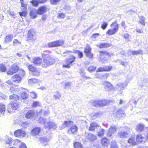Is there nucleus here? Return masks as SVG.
<instances>
[{
	"instance_id": "f257e3e1",
	"label": "nucleus",
	"mask_w": 148,
	"mask_h": 148,
	"mask_svg": "<svg viewBox=\"0 0 148 148\" xmlns=\"http://www.w3.org/2000/svg\"><path fill=\"white\" fill-rule=\"evenodd\" d=\"M41 56L43 59V62L42 64L43 67L46 68L54 63L55 60L51 55L43 53L42 54Z\"/></svg>"
},
{
	"instance_id": "f03ea898",
	"label": "nucleus",
	"mask_w": 148,
	"mask_h": 148,
	"mask_svg": "<svg viewBox=\"0 0 148 148\" xmlns=\"http://www.w3.org/2000/svg\"><path fill=\"white\" fill-rule=\"evenodd\" d=\"M76 57L73 55H70L69 57L66 59L62 65L63 68H69L73 65L75 62Z\"/></svg>"
},
{
	"instance_id": "7ed1b4c3",
	"label": "nucleus",
	"mask_w": 148,
	"mask_h": 148,
	"mask_svg": "<svg viewBox=\"0 0 148 148\" xmlns=\"http://www.w3.org/2000/svg\"><path fill=\"white\" fill-rule=\"evenodd\" d=\"M110 27L112 29H108L106 32V34L108 36H111L115 34L119 29V24L117 20L112 23L110 25Z\"/></svg>"
},
{
	"instance_id": "20e7f679",
	"label": "nucleus",
	"mask_w": 148,
	"mask_h": 148,
	"mask_svg": "<svg viewBox=\"0 0 148 148\" xmlns=\"http://www.w3.org/2000/svg\"><path fill=\"white\" fill-rule=\"evenodd\" d=\"M112 102V101L110 100L102 99L93 101L91 103V104L92 106L95 107L104 106Z\"/></svg>"
},
{
	"instance_id": "39448f33",
	"label": "nucleus",
	"mask_w": 148,
	"mask_h": 148,
	"mask_svg": "<svg viewBox=\"0 0 148 148\" xmlns=\"http://www.w3.org/2000/svg\"><path fill=\"white\" fill-rule=\"evenodd\" d=\"M36 32L33 29H31L28 30L27 33V41H34L36 39Z\"/></svg>"
},
{
	"instance_id": "423d86ee",
	"label": "nucleus",
	"mask_w": 148,
	"mask_h": 148,
	"mask_svg": "<svg viewBox=\"0 0 148 148\" xmlns=\"http://www.w3.org/2000/svg\"><path fill=\"white\" fill-rule=\"evenodd\" d=\"M19 69V67L17 64L14 63L10 66L7 71V73L8 75H12L18 72Z\"/></svg>"
},
{
	"instance_id": "0eeeda50",
	"label": "nucleus",
	"mask_w": 148,
	"mask_h": 148,
	"mask_svg": "<svg viewBox=\"0 0 148 148\" xmlns=\"http://www.w3.org/2000/svg\"><path fill=\"white\" fill-rule=\"evenodd\" d=\"M84 53L87 58L90 59L93 58L94 55L92 52V48L89 44H86L84 49Z\"/></svg>"
},
{
	"instance_id": "6e6552de",
	"label": "nucleus",
	"mask_w": 148,
	"mask_h": 148,
	"mask_svg": "<svg viewBox=\"0 0 148 148\" xmlns=\"http://www.w3.org/2000/svg\"><path fill=\"white\" fill-rule=\"evenodd\" d=\"M64 43V41L63 40H59L49 42L47 45L49 48H53L62 46L63 45Z\"/></svg>"
},
{
	"instance_id": "1a4fd4ad",
	"label": "nucleus",
	"mask_w": 148,
	"mask_h": 148,
	"mask_svg": "<svg viewBox=\"0 0 148 148\" xmlns=\"http://www.w3.org/2000/svg\"><path fill=\"white\" fill-rule=\"evenodd\" d=\"M14 134L15 136L19 138H23L25 136L26 134V132L21 129L15 130Z\"/></svg>"
},
{
	"instance_id": "9d476101",
	"label": "nucleus",
	"mask_w": 148,
	"mask_h": 148,
	"mask_svg": "<svg viewBox=\"0 0 148 148\" xmlns=\"http://www.w3.org/2000/svg\"><path fill=\"white\" fill-rule=\"evenodd\" d=\"M29 70L31 71L34 76H38L40 74V72L35 67L30 64L27 66Z\"/></svg>"
},
{
	"instance_id": "9b49d317",
	"label": "nucleus",
	"mask_w": 148,
	"mask_h": 148,
	"mask_svg": "<svg viewBox=\"0 0 148 148\" xmlns=\"http://www.w3.org/2000/svg\"><path fill=\"white\" fill-rule=\"evenodd\" d=\"M48 10V8L46 5L40 6L37 10V13L40 15H42L45 13Z\"/></svg>"
},
{
	"instance_id": "f8f14e48",
	"label": "nucleus",
	"mask_w": 148,
	"mask_h": 148,
	"mask_svg": "<svg viewBox=\"0 0 148 148\" xmlns=\"http://www.w3.org/2000/svg\"><path fill=\"white\" fill-rule=\"evenodd\" d=\"M111 66H106L103 67L100 66L96 70L97 72H109L112 69Z\"/></svg>"
},
{
	"instance_id": "ddd939ff",
	"label": "nucleus",
	"mask_w": 148,
	"mask_h": 148,
	"mask_svg": "<svg viewBox=\"0 0 148 148\" xmlns=\"http://www.w3.org/2000/svg\"><path fill=\"white\" fill-rule=\"evenodd\" d=\"M23 76V75H22L16 74L12 76V81L14 83H15L20 82L21 80V77Z\"/></svg>"
},
{
	"instance_id": "4468645a",
	"label": "nucleus",
	"mask_w": 148,
	"mask_h": 148,
	"mask_svg": "<svg viewBox=\"0 0 148 148\" xmlns=\"http://www.w3.org/2000/svg\"><path fill=\"white\" fill-rule=\"evenodd\" d=\"M135 138L137 145L145 142V137L143 136L142 134H137L135 137Z\"/></svg>"
},
{
	"instance_id": "2eb2a0df",
	"label": "nucleus",
	"mask_w": 148,
	"mask_h": 148,
	"mask_svg": "<svg viewBox=\"0 0 148 148\" xmlns=\"http://www.w3.org/2000/svg\"><path fill=\"white\" fill-rule=\"evenodd\" d=\"M78 128L75 125L71 126L68 129L67 132L68 133L74 134L77 132L78 131Z\"/></svg>"
},
{
	"instance_id": "dca6fc26",
	"label": "nucleus",
	"mask_w": 148,
	"mask_h": 148,
	"mask_svg": "<svg viewBox=\"0 0 148 148\" xmlns=\"http://www.w3.org/2000/svg\"><path fill=\"white\" fill-rule=\"evenodd\" d=\"M35 115L34 111L32 110H29L25 114V117L27 119H31L34 118Z\"/></svg>"
},
{
	"instance_id": "f3484780",
	"label": "nucleus",
	"mask_w": 148,
	"mask_h": 148,
	"mask_svg": "<svg viewBox=\"0 0 148 148\" xmlns=\"http://www.w3.org/2000/svg\"><path fill=\"white\" fill-rule=\"evenodd\" d=\"M41 128L39 127H35L31 132V134L34 136L38 135L41 131Z\"/></svg>"
},
{
	"instance_id": "a211bd4d",
	"label": "nucleus",
	"mask_w": 148,
	"mask_h": 148,
	"mask_svg": "<svg viewBox=\"0 0 148 148\" xmlns=\"http://www.w3.org/2000/svg\"><path fill=\"white\" fill-rule=\"evenodd\" d=\"M20 96L22 99L25 100L28 99L29 94L27 89H23L22 92L20 95Z\"/></svg>"
},
{
	"instance_id": "6ab92c4d",
	"label": "nucleus",
	"mask_w": 148,
	"mask_h": 148,
	"mask_svg": "<svg viewBox=\"0 0 148 148\" xmlns=\"http://www.w3.org/2000/svg\"><path fill=\"white\" fill-rule=\"evenodd\" d=\"M127 143L132 146L137 145L135 137L134 136H131L128 139Z\"/></svg>"
},
{
	"instance_id": "aec40b11",
	"label": "nucleus",
	"mask_w": 148,
	"mask_h": 148,
	"mask_svg": "<svg viewBox=\"0 0 148 148\" xmlns=\"http://www.w3.org/2000/svg\"><path fill=\"white\" fill-rule=\"evenodd\" d=\"M99 125L95 122H92L90 124V126L88 128V130L91 132H94L95 129L99 127Z\"/></svg>"
},
{
	"instance_id": "412c9836",
	"label": "nucleus",
	"mask_w": 148,
	"mask_h": 148,
	"mask_svg": "<svg viewBox=\"0 0 148 148\" xmlns=\"http://www.w3.org/2000/svg\"><path fill=\"white\" fill-rule=\"evenodd\" d=\"M101 142L102 146L104 147H107L110 143L109 140L105 137L101 139Z\"/></svg>"
},
{
	"instance_id": "4be33fe9",
	"label": "nucleus",
	"mask_w": 148,
	"mask_h": 148,
	"mask_svg": "<svg viewBox=\"0 0 148 148\" xmlns=\"http://www.w3.org/2000/svg\"><path fill=\"white\" fill-rule=\"evenodd\" d=\"M117 130V128L115 126H110L109 128L108 132L107 135L108 137H110L112 134L115 133Z\"/></svg>"
},
{
	"instance_id": "5701e85b",
	"label": "nucleus",
	"mask_w": 148,
	"mask_h": 148,
	"mask_svg": "<svg viewBox=\"0 0 148 148\" xmlns=\"http://www.w3.org/2000/svg\"><path fill=\"white\" fill-rule=\"evenodd\" d=\"M33 63L36 65H42L43 63L41 58L39 57L35 58L33 60Z\"/></svg>"
},
{
	"instance_id": "b1692460",
	"label": "nucleus",
	"mask_w": 148,
	"mask_h": 148,
	"mask_svg": "<svg viewBox=\"0 0 148 148\" xmlns=\"http://www.w3.org/2000/svg\"><path fill=\"white\" fill-rule=\"evenodd\" d=\"M112 45L110 43L107 42H102L100 43L99 45H97V46L100 49L106 48H108Z\"/></svg>"
},
{
	"instance_id": "393cba45",
	"label": "nucleus",
	"mask_w": 148,
	"mask_h": 148,
	"mask_svg": "<svg viewBox=\"0 0 148 148\" xmlns=\"http://www.w3.org/2000/svg\"><path fill=\"white\" fill-rule=\"evenodd\" d=\"M10 104L12 110H16L19 107V103L16 101H12L10 103Z\"/></svg>"
},
{
	"instance_id": "a878e982",
	"label": "nucleus",
	"mask_w": 148,
	"mask_h": 148,
	"mask_svg": "<svg viewBox=\"0 0 148 148\" xmlns=\"http://www.w3.org/2000/svg\"><path fill=\"white\" fill-rule=\"evenodd\" d=\"M13 36L12 34L7 35L4 38V42L6 43H8L11 42L12 40Z\"/></svg>"
},
{
	"instance_id": "bb28decb",
	"label": "nucleus",
	"mask_w": 148,
	"mask_h": 148,
	"mask_svg": "<svg viewBox=\"0 0 148 148\" xmlns=\"http://www.w3.org/2000/svg\"><path fill=\"white\" fill-rule=\"evenodd\" d=\"M95 77L97 78H100L103 79H106L109 76V74L108 73H105L102 75L100 76L99 74H96L95 75Z\"/></svg>"
},
{
	"instance_id": "cd10ccee",
	"label": "nucleus",
	"mask_w": 148,
	"mask_h": 148,
	"mask_svg": "<svg viewBox=\"0 0 148 148\" xmlns=\"http://www.w3.org/2000/svg\"><path fill=\"white\" fill-rule=\"evenodd\" d=\"M49 140L48 138L45 137H41L39 138V140L40 143L43 144L44 146H45L48 144L47 142Z\"/></svg>"
},
{
	"instance_id": "c85d7f7f",
	"label": "nucleus",
	"mask_w": 148,
	"mask_h": 148,
	"mask_svg": "<svg viewBox=\"0 0 148 148\" xmlns=\"http://www.w3.org/2000/svg\"><path fill=\"white\" fill-rule=\"evenodd\" d=\"M100 56L101 57H105L106 56L110 57L112 55V54L107 52L106 51H99Z\"/></svg>"
},
{
	"instance_id": "c756f323",
	"label": "nucleus",
	"mask_w": 148,
	"mask_h": 148,
	"mask_svg": "<svg viewBox=\"0 0 148 148\" xmlns=\"http://www.w3.org/2000/svg\"><path fill=\"white\" fill-rule=\"evenodd\" d=\"M21 10L22 11L18 12L19 15L21 17H26L27 13V7H23L21 9Z\"/></svg>"
},
{
	"instance_id": "7c9ffc66",
	"label": "nucleus",
	"mask_w": 148,
	"mask_h": 148,
	"mask_svg": "<svg viewBox=\"0 0 148 148\" xmlns=\"http://www.w3.org/2000/svg\"><path fill=\"white\" fill-rule=\"evenodd\" d=\"M86 138L88 140L90 141H92L95 140L97 137L95 135L92 134H88V135L86 136Z\"/></svg>"
},
{
	"instance_id": "2f4dec72",
	"label": "nucleus",
	"mask_w": 148,
	"mask_h": 148,
	"mask_svg": "<svg viewBox=\"0 0 148 148\" xmlns=\"http://www.w3.org/2000/svg\"><path fill=\"white\" fill-rule=\"evenodd\" d=\"M106 85L105 86V88L108 91H110L113 88V85L108 82H105Z\"/></svg>"
},
{
	"instance_id": "473e14b6",
	"label": "nucleus",
	"mask_w": 148,
	"mask_h": 148,
	"mask_svg": "<svg viewBox=\"0 0 148 148\" xmlns=\"http://www.w3.org/2000/svg\"><path fill=\"white\" fill-rule=\"evenodd\" d=\"M20 97L18 95L16 94H12L9 97V99L10 100H12L14 101H16L18 100Z\"/></svg>"
},
{
	"instance_id": "72a5a7b5",
	"label": "nucleus",
	"mask_w": 148,
	"mask_h": 148,
	"mask_svg": "<svg viewBox=\"0 0 148 148\" xmlns=\"http://www.w3.org/2000/svg\"><path fill=\"white\" fill-rule=\"evenodd\" d=\"M47 126L49 129L55 130L57 127V125L54 123L49 121L47 123Z\"/></svg>"
},
{
	"instance_id": "f704fd0d",
	"label": "nucleus",
	"mask_w": 148,
	"mask_h": 148,
	"mask_svg": "<svg viewBox=\"0 0 148 148\" xmlns=\"http://www.w3.org/2000/svg\"><path fill=\"white\" fill-rule=\"evenodd\" d=\"M7 71V68L5 63H0V72H5Z\"/></svg>"
},
{
	"instance_id": "c9c22d12",
	"label": "nucleus",
	"mask_w": 148,
	"mask_h": 148,
	"mask_svg": "<svg viewBox=\"0 0 148 148\" xmlns=\"http://www.w3.org/2000/svg\"><path fill=\"white\" fill-rule=\"evenodd\" d=\"M37 11L36 12L35 11L32 10L31 11L29 12V15L31 18L32 19H34L36 18L37 16Z\"/></svg>"
},
{
	"instance_id": "e433bc0d",
	"label": "nucleus",
	"mask_w": 148,
	"mask_h": 148,
	"mask_svg": "<svg viewBox=\"0 0 148 148\" xmlns=\"http://www.w3.org/2000/svg\"><path fill=\"white\" fill-rule=\"evenodd\" d=\"M145 128L144 125L142 124H138L136 127V130L138 132H141L143 131Z\"/></svg>"
},
{
	"instance_id": "4c0bfd02",
	"label": "nucleus",
	"mask_w": 148,
	"mask_h": 148,
	"mask_svg": "<svg viewBox=\"0 0 148 148\" xmlns=\"http://www.w3.org/2000/svg\"><path fill=\"white\" fill-rule=\"evenodd\" d=\"M73 147L74 148H83L82 143L78 142H76L73 143Z\"/></svg>"
},
{
	"instance_id": "58836bf2",
	"label": "nucleus",
	"mask_w": 148,
	"mask_h": 148,
	"mask_svg": "<svg viewBox=\"0 0 148 148\" xmlns=\"http://www.w3.org/2000/svg\"><path fill=\"white\" fill-rule=\"evenodd\" d=\"M118 134L120 138H124L127 137L128 133L126 132H121L118 133Z\"/></svg>"
},
{
	"instance_id": "ea45409f",
	"label": "nucleus",
	"mask_w": 148,
	"mask_h": 148,
	"mask_svg": "<svg viewBox=\"0 0 148 148\" xmlns=\"http://www.w3.org/2000/svg\"><path fill=\"white\" fill-rule=\"evenodd\" d=\"M73 124V122L71 121H65L63 123V125L65 127H68L72 125Z\"/></svg>"
},
{
	"instance_id": "a19ab883",
	"label": "nucleus",
	"mask_w": 148,
	"mask_h": 148,
	"mask_svg": "<svg viewBox=\"0 0 148 148\" xmlns=\"http://www.w3.org/2000/svg\"><path fill=\"white\" fill-rule=\"evenodd\" d=\"M30 3L34 7H37L40 4L38 0H32L30 1Z\"/></svg>"
},
{
	"instance_id": "79ce46f5",
	"label": "nucleus",
	"mask_w": 148,
	"mask_h": 148,
	"mask_svg": "<svg viewBox=\"0 0 148 148\" xmlns=\"http://www.w3.org/2000/svg\"><path fill=\"white\" fill-rule=\"evenodd\" d=\"M66 16L65 14L62 12L58 13L57 16V18L60 19H64Z\"/></svg>"
},
{
	"instance_id": "37998d69",
	"label": "nucleus",
	"mask_w": 148,
	"mask_h": 148,
	"mask_svg": "<svg viewBox=\"0 0 148 148\" xmlns=\"http://www.w3.org/2000/svg\"><path fill=\"white\" fill-rule=\"evenodd\" d=\"M74 53H77L78 57L79 58H82L83 56V54L82 52L79 50H76L74 51Z\"/></svg>"
},
{
	"instance_id": "c03bdc74",
	"label": "nucleus",
	"mask_w": 148,
	"mask_h": 148,
	"mask_svg": "<svg viewBox=\"0 0 148 148\" xmlns=\"http://www.w3.org/2000/svg\"><path fill=\"white\" fill-rule=\"evenodd\" d=\"M61 97V93L59 91L56 92L55 94L53 96V97L55 99H59Z\"/></svg>"
},
{
	"instance_id": "a18cd8bd",
	"label": "nucleus",
	"mask_w": 148,
	"mask_h": 148,
	"mask_svg": "<svg viewBox=\"0 0 148 148\" xmlns=\"http://www.w3.org/2000/svg\"><path fill=\"white\" fill-rule=\"evenodd\" d=\"M5 105L2 103H0V113H4L5 111Z\"/></svg>"
},
{
	"instance_id": "49530a36",
	"label": "nucleus",
	"mask_w": 148,
	"mask_h": 148,
	"mask_svg": "<svg viewBox=\"0 0 148 148\" xmlns=\"http://www.w3.org/2000/svg\"><path fill=\"white\" fill-rule=\"evenodd\" d=\"M139 18V23L142 25H143V26H145V19L144 16H141Z\"/></svg>"
},
{
	"instance_id": "de8ad7c7",
	"label": "nucleus",
	"mask_w": 148,
	"mask_h": 148,
	"mask_svg": "<svg viewBox=\"0 0 148 148\" xmlns=\"http://www.w3.org/2000/svg\"><path fill=\"white\" fill-rule=\"evenodd\" d=\"M97 67L95 66H91L88 68V70L90 72L94 71L96 69Z\"/></svg>"
},
{
	"instance_id": "09e8293b",
	"label": "nucleus",
	"mask_w": 148,
	"mask_h": 148,
	"mask_svg": "<svg viewBox=\"0 0 148 148\" xmlns=\"http://www.w3.org/2000/svg\"><path fill=\"white\" fill-rule=\"evenodd\" d=\"M23 143L22 142L21 140L16 139L14 141L13 145L15 146H18V145H21V143Z\"/></svg>"
},
{
	"instance_id": "8fccbe9b",
	"label": "nucleus",
	"mask_w": 148,
	"mask_h": 148,
	"mask_svg": "<svg viewBox=\"0 0 148 148\" xmlns=\"http://www.w3.org/2000/svg\"><path fill=\"white\" fill-rule=\"evenodd\" d=\"M110 148H118V146L116 144V142L115 140L112 141L111 142Z\"/></svg>"
},
{
	"instance_id": "3c124183",
	"label": "nucleus",
	"mask_w": 148,
	"mask_h": 148,
	"mask_svg": "<svg viewBox=\"0 0 148 148\" xmlns=\"http://www.w3.org/2000/svg\"><path fill=\"white\" fill-rule=\"evenodd\" d=\"M142 53V51L141 50H138L136 51H133L131 52L132 55H138Z\"/></svg>"
},
{
	"instance_id": "603ef678",
	"label": "nucleus",
	"mask_w": 148,
	"mask_h": 148,
	"mask_svg": "<svg viewBox=\"0 0 148 148\" xmlns=\"http://www.w3.org/2000/svg\"><path fill=\"white\" fill-rule=\"evenodd\" d=\"M108 25V23L105 21H104L101 25V28L103 30H105L107 28Z\"/></svg>"
},
{
	"instance_id": "864d4df0",
	"label": "nucleus",
	"mask_w": 148,
	"mask_h": 148,
	"mask_svg": "<svg viewBox=\"0 0 148 148\" xmlns=\"http://www.w3.org/2000/svg\"><path fill=\"white\" fill-rule=\"evenodd\" d=\"M21 44V42L17 39H14L12 42V45L14 46H16L18 45Z\"/></svg>"
},
{
	"instance_id": "5fc2aeb1",
	"label": "nucleus",
	"mask_w": 148,
	"mask_h": 148,
	"mask_svg": "<svg viewBox=\"0 0 148 148\" xmlns=\"http://www.w3.org/2000/svg\"><path fill=\"white\" fill-rule=\"evenodd\" d=\"M105 130L103 129H101L98 132L97 134L98 136H102L104 135Z\"/></svg>"
},
{
	"instance_id": "6e6d98bb",
	"label": "nucleus",
	"mask_w": 148,
	"mask_h": 148,
	"mask_svg": "<svg viewBox=\"0 0 148 148\" xmlns=\"http://www.w3.org/2000/svg\"><path fill=\"white\" fill-rule=\"evenodd\" d=\"M38 79L34 78H32L29 79L28 80V82L29 83L32 84L36 83L38 82Z\"/></svg>"
},
{
	"instance_id": "4d7b16f0",
	"label": "nucleus",
	"mask_w": 148,
	"mask_h": 148,
	"mask_svg": "<svg viewBox=\"0 0 148 148\" xmlns=\"http://www.w3.org/2000/svg\"><path fill=\"white\" fill-rule=\"evenodd\" d=\"M61 0H50V2L51 4L55 5L57 4Z\"/></svg>"
},
{
	"instance_id": "13d9d810",
	"label": "nucleus",
	"mask_w": 148,
	"mask_h": 148,
	"mask_svg": "<svg viewBox=\"0 0 148 148\" xmlns=\"http://www.w3.org/2000/svg\"><path fill=\"white\" fill-rule=\"evenodd\" d=\"M21 6L22 7H27V4L23 0H20Z\"/></svg>"
},
{
	"instance_id": "bf43d9fd",
	"label": "nucleus",
	"mask_w": 148,
	"mask_h": 148,
	"mask_svg": "<svg viewBox=\"0 0 148 148\" xmlns=\"http://www.w3.org/2000/svg\"><path fill=\"white\" fill-rule=\"evenodd\" d=\"M28 125V123L27 122H23L21 124V126L24 128H26Z\"/></svg>"
},
{
	"instance_id": "052dcab7",
	"label": "nucleus",
	"mask_w": 148,
	"mask_h": 148,
	"mask_svg": "<svg viewBox=\"0 0 148 148\" xmlns=\"http://www.w3.org/2000/svg\"><path fill=\"white\" fill-rule=\"evenodd\" d=\"M40 105V103L39 102L35 101L33 102L32 104V106L34 107H36L39 106Z\"/></svg>"
},
{
	"instance_id": "680f3d73",
	"label": "nucleus",
	"mask_w": 148,
	"mask_h": 148,
	"mask_svg": "<svg viewBox=\"0 0 148 148\" xmlns=\"http://www.w3.org/2000/svg\"><path fill=\"white\" fill-rule=\"evenodd\" d=\"M30 96L31 98L33 99H36L37 97L36 94L34 92H32L31 93Z\"/></svg>"
},
{
	"instance_id": "e2e57ef3",
	"label": "nucleus",
	"mask_w": 148,
	"mask_h": 148,
	"mask_svg": "<svg viewBox=\"0 0 148 148\" xmlns=\"http://www.w3.org/2000/svg\"><path fill=\"white\" fill-rule=\"evenodd\" d=\"M121 25L124 29H125L127 27L124 21H122L121 23Z\"/></svg>"
},
{
	"instance_id": "0e129e2a",
	"label": "nucleus",
	"mask_w": 148,
	"mask_h": 148,
	"mask_svg": "<svg viewBox=\"0 0 148 148\" xmlns=\"http://www.w3.org/2000/svg\"><path fill=\"white\" fill-rule=\"evenodd\" d=\"M99 35V33H95L92 34L91 37L93 38H96Z\"/></svg>"
},
{
	"instance_id": "69168bd1",
	"label": "nucleus",
	"mask_w": 148,
	"mask_h": 148,
	"mask_svg": "<svg viewBox=\"0 0 148 148\" xmlns=\"http://www.w3.org/2000/svg\"><path fill=\"white\" fill-rule=\"evenodd\" d=\"M18 148H27V147L24 143H21V144L19 145Z\"/></svg>"
},
{
	"instance_id": "338daca9",
	"label": "nucleus",
	"mask_w": 148,
	"mask_h": 148,
	"mask_svg": "<svg viewBox=\"0 0 148 148\" xmlns=\"http://www.w3.org/2000/svg\"><path fill=\"white\" fill-rule=\"evenodd\" d=\"M12 140L11 139H8L6 142V144H10L12 143Z\"/></svg>"
},
{
	"instance_id": "774afa93",
	"label": "nucleus",
	"mask_w": 148,
	"mask_h": 148,
	"mask_svg": "<svg viewBox=\"0 0 148 148\" xmlns=\"http://www.w3.org/2000/svg\"><path fill=\"white\" fill-rule=\"evenodd\" d=\"M40 4H43L46 2L48 0H38Z\"/></svg>"
}]
</instances>
